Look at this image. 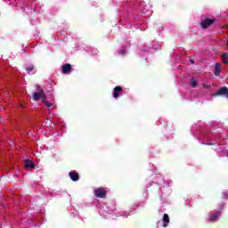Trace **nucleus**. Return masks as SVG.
<instances>
[{"instance_id": "a211bd4d", "label": "nucleus", "mask_w": 228, "mask_h": 228, "mask_svg": "<svg viewBox=\"0 0 228 228\" xmlns=\"http://www.w3.org/2000/svg\"><path fill=\"white\" fill-rule=\"evenodd\" d=\"M203 88H211V86H209V85H203Z\"/></svg>"}, {"instance_id": "423d86ee", "label": "nucleus", "mask_w": 228, "mask_h": 228, "mask_svg": "<svg viewBox=\"0 0 228 228\" xmlns=\"http://www.w3.org/2000/svg\"><path fill=\"white\" fill-rule=\"evenodd\" d=\"M70 70H72V66L69 63L62 65V74H70Z\"/></svg>"}, {"instance_id": "0eeeda50", "label": "nucleus", "mask_w": 228, "mask_h": 228, "mask_svg": "<svg viewBox=\"0 0 228 228\" xmlns=\"http://www.w3.org/2000/svg\"><path fill=\"white\" fill-rule=\"evenodd\" d=\"M69 177L71 181H74V182L79 181V174H77V172H74V171L69 172Z\"/></svg>"}, {"instance_id": "f3484780", "label": "nucleus", "mask_w": 228, "mask_h": 228, "mask_svg": "<svg viewBox=\"0 0 228 228\" xmlns=\"http://www.w3.org/2000/svg\"><path fill=\"white\" fill-rule=\"evenodd\" d=\"M36 87L38 90L39 94H42V92H44L43 88L40 86H36Z\"/></svg>"}, {"instance_id": "20e7f679", "label": "nucleus", "mask_w": 228, "mask_h": 228, "mask_svg": "<svg viewBox=\"0 0 228 228\" xmlns=\"http://www.w3.org/2000/svg\"><path fill=\"white\" fill-rule=\"evenodd\" d=\"M216 95H225L228 98V88L227 86H223L216 93Z\"/></svg>"}, {"instance_id": "39448f33", "label": "nucleus", "mask_w": 228, "mask_h": 228, "mask_svg": "<svg viewBox=\"0 0 228 228\" xmlns=\"http://www.w3.org/2000/svg\"><path fill=\"white\" fill-rule=\"evenodd\" d=\"M221 215H222V211H217L212 214L209 217V222H216V220H218Z\"/></svg>"}, {"instance_id": "9d476101", "label": "nucleus", "mask_w": 228, "mask_h": 228, "mask_svg": "<svg viewBox=\"0 0 228 228\" xmlns=\"http://www.w3.org/2000/svg\"><path fill=\"white\" fill-rule=\"evenodd\" d=\"M25 168H35V163L29 159L25 160Z\"/></svg>"}, {"instance_id": "6ab92c4d", "label": "nucleus", "mask_w": 228, "mask_h": 228, "mask_svg": "<svg viewBox=\"0 0 228 228\" xmlns=\"http://www.w3.org/2000/svg\"><path fill=\"white\" fill-rule=\"evenodd\" d=\"M189 61H191V63H195V61H193V59H191V60H189Z\"/></svg>"}, {"instance_id": "dca6fc26", "label": "nucleus", "mask_w": 228, "mask_h": 228, "mask_svg": "<svg viewBox=\"0 0 228 228\" xmlns=\"http://www.w3.org/2000/svg\"><path fill=\"white\" fill-rule=\"evenodd\" d=\"M126 52L125 49H121V50H119L118 54H121V56H124L126 54Z\"/></svg>"}, {"instance_id": "412c9836", "label": "nucleus", "mask_w": 228, "mask_h": 228, "mask_svg": "<svg viewBox=\"0 0 228 228\" xmlns=\"http://www.w3.org/2000/svg\"><path fill=\"white\" fill-rule=\"evenodd\" d=\"M226 28H228V25H226Z\"/></svg>"}, {"instance_id": "ddd939ff", "label": "nucleus", "mask_w": 228, "mask_h": 228, "mask_svg": "<svg viewBox=\"0 0 228 228\" xmlns=\"http://www.w3.org/2000/svg\"><path fill=\"white\" fill-rule=\"evenodd\" d=\"M42 102H44L45 106H46L47 108H53V103L47 102V99H45L44 101H42Z\"/></svg>"}, {"instance_id": "f257e3e1", "label": "nucleus", "mask_w": 228, "mask_h": 228, "mask_svg": "<svg viewBox=\"0 0 228 228\" xmlns=\"http://www.w3.org/2000/svg\"><path fill=\"white\" fill-rule=\"evenodd\" d=\"M212 24H215V19H209V18L203 19L200 23L202 29H208V28H209V26H212Z\"/></svg>"}, {"instance_id": "2eb2a0df", "label": "nucleus", "mask_w": 228, "mask_h": 228, "mask_svg": "<svg viewBox=\"0 0 228 228\" xmlns=\"http://www.w3.org/2000/svg\"><path fill=\"white\" fill-rule=\"evenodd\" d=\"M32 70H35V67L34 66H30L28 68H26V71L28 72V74H29V72H31Z\"/></svg>"}, {"instance_id": "1a4fd4ad", "label": "nucleus", "mask_w": 228, "mask_h": 228, "mask_svg": "<svg viewBox=\"0 0 228 228\" xmlns=\"http://www.w3.org/2000/svg\"><path fill=\"white\" fill-rule=\"evenodd\" d=\"M162 220L166 223L163 224V227H168V224H170V216H168V214H164Z\"/></svg>"}, {"instance_id": "f8f14e48", "label": "nucleus", "mask_w": 228, "mask_h": 228, "mask_svg": "<svg viewBox=\"0 0 228 228\" xmlns=\"http://www.w3.org/2000/svg\"><path fill=\"white\" fill-rule=\"evenodd\" d=\"M222 60H223V63H224V65H228V54H227V53H223Z\"/></svg>"}, {"instance_id": "6e6552de", "label": "nucleus", "mask_w": 228, "mask_h": 228, "mask_svg": "<svg viewBox=\"0 0 228 228\" xmlns=\"http://www.w3.org/2000/svg\"><path fill=\"white\" fill-rule=\"evenodd\" d=\"M120 92H122V87L120 86H117L113 91L114 99H118V94H120Z\"/></svg>"}, {"instance_id": "aec40b11", "label": "nucleus", "mask_w": 228, "mask_h": 228, "mask_svg": "<svg viewBox=\"0 0 228 228\" xmlns=\"http://www.w3.org/2000/svg\"><path fill=\"white\" fill-rule=\"evenodd\" d=\"M21 108H24V106H23V105H21Z\"/></svg>"}, {"instance_id": "4468645a", "label": "nucleus", "mask_w": 228, "mask_h": 228, "mask_svg": "<svg viewBox=\"0 0 228 228\" xmlns=\"http://www.w3.org/2000/svg\"><path fill=\"white\" fill-rule=\"evenodd\" d=\"M191 85L192 88H196V86H197V80H195V78H191Z\"/></svg>"}, {"instance_id": "9b49d317", "label": "nucleus", "mask_w": 228, "mask_h": 228, "mask_svg": "<svg viewBox=\"0 0 228 228\" xmlns=\"http://www.w3.org/2000/svg\"><path fill=\"white\" fill-rule=\"evenodd\" d=\"M220 72H222V69L220 68V63H216L215 66V76H220Z\"/></svg>"}, {"instance_id": "f03ea898", "label": "nucleus", "mask_w": 228, "mask_h": 228, "mask_svg": "<svg viewBox=\"0 0 228 228\" xmlns=\"http://www.w3.org/2000/svg\"><path fill=\"white\" fill-rule=\"evenodd\" d=\"M94 193L97 199H106V190L104 188L94 189Z\"/></svg>"}, {"instance_id": "7ed1b4c3", "label": "nucleus", "mask_w": 228, "mask_h": 228, "mask_svg": "<svg viewBox=\"0 0 228 228\" xmlns=\"http://www.w3.org/2000/svg\"><path fill=\"white\" fill-rule=\"evenodd\" d=\"M33 99L34 101H38L39 99L44 101L45 99H47V96H45V91H42V93H34Z\"/></svg>"}]
</instances>
